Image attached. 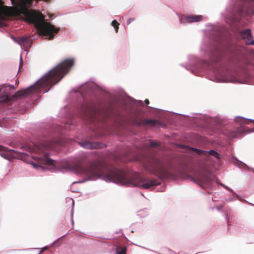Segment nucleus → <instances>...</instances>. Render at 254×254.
<instances>
[{
	"label": "nucleus",
	"instance_id": "1",
	"mask_svg": "<svg viewBox=\"0 0 254 254\" xmlns=\"http://www.w3.org/2000/svg\"><path fill=\"white\" fill-rule=\"evenodd\" d=\"M66 168L90 179L103 176L106 181L122 185H132L144 189L159 184L156 179L147 180L144 177L136 172L129 173L114 167L104 171L102 163L98 160L92 162L86 167L79 163L68 164L66 165Z\"/></svg>",
	"mask_w": 254,
	"mask_h": 254
},
{
	"label": "nucleus",
	"instance_id": "2",
	"mask_svg": "<svg viewBox=\"0 0 254 254\" xmlns=\"http://www.w3.org/2000/svg\"><path fill=\"white\" fill-rule=\"evenodd\" d=\"M74 64L72 59H66L58 64L44 75L35 85L21 91H18L11 95L10 91L14 89L13 85L3 86L0 87V102H4L10 99H18L26 97L40 88L49 90L50 88L59 82L69 71Z\"/></svg>",
	"mask_w": 254,
	"mask_h": 254
},
{
	"label": "nucleus",
	"instance_id": "3",
	"mask_svg": "<svg viewBox=\"0 0 254 254\" xmlns=\"http://www.w3.org/2000/svg\"><path fill=\"white\" fill-rule=\"evenodd\" d=\"M146 169L160 179H173L175 177V168L170 163L151 156L145 164Z\"/></svg>",
	"mask_w": 254,
	"mask_h": 254
},
{
	"label": "nucleus",
	"instance_id": "4",
	"mask_svg": "<svg viewBox=\"0 0 254 254\" xmlns=\"http://www.w3.org/2000/svg\"><path fill=\"white\" fill-rule=\"evenodd\" d=\"M234 5L228 16L232 22H239L245 15L254 14V1L249 0H233Z\"/></svg>",
	"mask_w": 254,
	"mask_h": 254
},
{
	"label": "nucleus",
	"instance_id": "5",
	"mask_svg": "<svg viewBox=\"0 0 254 254\" xmlns=\"http://www.w3.org/2000/svg\"><path fill=\"white\" fill-rule=\"evenodd\" d=\"M84 118L89 121L90 123L105 122L110 118V114L108 111L104 109L87 105L83 107Z\"/></svg>",
	"mask_w": 254,
	"mask_h": 254
},
{
	"label": "nucleus",
	"instance_id": "6",
	"mask_svg": "<svg viewBox=\"0 0 254 254\" xmlns=\"http://www.w3.org/2000/svg\"><path fill=\"white\" fill-rule=\"evenodd\" d=\"M60 143L59 140H48L41 142L38 146L39 151L43 153L40 158V163L49 165L54 164V161L48 157L49 153L46 152L48 150H55Z\"/></svg>",
	"mask_w": 254,
	"mask_h": 254
},
{
	"label": "nucleus",
	"instance_id": "7",
	"mask_svg": "<svg viewBox=\"0 0 254 254\" xmlns=\"http://www.w3.org/2000/svg\"><path fill=\"white\" fill-rule=\"evenodd\" d=\"M0 154L5 158H19L22 157V154L20 152L13 149H9L5 147L0 145Z\"/></svg>",
	"mask_w": 254,
	"mask_h": 254
},
{
	"label": "nucleus",
	"instance_id": "8",
	"mask_svg": "<svg viewBox=\"0 0 254 254\" xmlns=\"http://www.w3.org/2000/svg\"><path fill=\"white\" fill-rule=\"evenodd\" d=\"M189 150H190V152L194 153L198 155H203L205 156H207L208 154H209L214 156L217 159L220 158V155L218 152L213 150H211L209 151H206L194 148H190Z\"/></svg>",
	"mask_w": 254,
	"mask_h": 254
},
{
	"label": "nucleus",
	"instance_id": "9",
	"mask_svg": "<svg viewBox=\"0 0 254 254\" xmlns=\"http://www.w3.org/2000/svg\"><path fill=\"white\" fill-rule=\"evenodd\" d=\"M248 129L243 126H241L240 127L236 128L233 130H230L227 132V136L230 139H232L235 137H237L240 134L245 133L247 131Z\"/></svg>",
	"mask_w": 254,
	"mask_h": 254
},
{
	"label": "nucleus",
	"instance_id": "10",
	"mask_svg": "<svg viewBox=\"0 0 254 254\" xmlns=\"http://www.w3.org/2000/svg\"><path fill=\"white\" fill-rule=\"evenodd\" d=\"M202 19V16L191 15L189 16H183L181 20L184 23L196 22L201 21Z\"/></svg>",
	"mask_w": 254,
	"mask_h": 254
},
{
	"label": "nucleus",
	"instance_id": "11",
	"mask_svg": "<svg viewBox=\"0 0 254 254\" xmlns=\"http://www.w3.org/2000/svg\"><path fill=\"white\" fill-rule=\"evenodd\" d=\"M193 181L199 185L201 186L203 184H208L210 182V179L208 176L205 174H200L193 178Z\"/></svg>",
	"mask_w": 254,
	"mask_h": 254
},
{
	"label": "nucleus",
	"instance_id": "12",
	"mask_svg": "<svg viewBox=\"0 0 254 254\" xmlns=\"http://www.w3.org/2000/svg\"><path fill=\"white\" fill-rule=\"evenodd\" d=\"M80 145L86 149H97L101 148V145L98 142H91L85 141L80 143Z\"/></svg>",
	"mask_w": 254,
	"mask_h": 254
},
{
	"label": "nucleus",
	"instance_id": "13",
	"mask_svg": "<svg viewBox=\"0 0 254 254\" xmlns=\"http://www.w3.org/2000/svg\"><path fill=\"white\" fill-rule=\"evenodd\" d=\"M158 123V121L152 119H143L139 123L140 125H149L154 126L156 124Z\"/></svg>",
	"mask_w": 254,
	"mask_h": 254
},
{
	"label": "nucleus",
	"instance_id": "14",
	"mask_svg": "<svg viewBox=\"0 0 254 254\" xmlns=\"http://www.w3.org/2000/svg\"><path fill=\"white\" fill-rule=\"evenodd\" d=\"M251 31L250 29H247L245 30L242 31L240 33V36L244 40L248 37H250L251 35Z\"/></svg>",
	"mask_w": 254,
	"mask_h": 254
},
{
	"label": "nucleus",
	"instance_id": "15",
	"mask_svg": "<svg viewBox=\"0 0 254 254\" xmlns=\"http://www.w3.org/2000/svg\"><path fill=\"white\" fill-rule=\"evenodd\" d=\"M236 122L239 123L240 124H249L251 123L254 122V121L242 117H238L236 119Z\"/></svg>",
	"mask_w": 254,
	"mask_h": 254
},
{
	"label": "nucleus",
	"instance_id": "16",
	"mask_svg": "<svg viewBox=\"0 0 254 254\" xmlns=\"http://www.w3.org/2000/svg\"><path fill=\"white\" fill-rule=\"evenodd\" d=\"M116 254H127V247L117 246L116 248Z\"/></svg>",
	"mask_w": 254,
	"mask_h": 254
},
{
	"label": "nucleus",
	"instance_id": "17",
	"mask_svg": "<svg viewBox=\"0 0 254 254\" xmlns=\"http://www.w3.org/2000/svg\"><path fill=\"white\" fill-rule=\"evenodd\" d=\"M29 41V38L28 37H22L19 38V40L17 42L19 44H23V45H26L28 44Z\"/></svg>",
	"mask_w": 254,
	"mask_h": 254
},
{
	"label": "nucleus",
	"instance_id": "18",
	"mask_svg": "<svg viewBox=\"0 0 254 254\" xmlns=\"http://www.w3.org/2000/svg\"><path fill=\"white\" fill-rule=\"evenodd\" d=\"M245 42L246 45H254V40L253 38L252 35L250 36V37H248L245 40Z\"/></svg>",
	"mask_w": 254,
	"mask_h": 254
},
{
	"label": "nucleus",
	"instance_id": "19",
	"mask_svg": "<svg viewBox=\"0 0 254 254\" xmlns=\"http://www.w3.org/2000/svg\"><path fill=\"white\" fill-rule=\"evenodd\" d=\"M119 25L120 24L116 20H114L112 22V25L114 27L116 33L118 32Z\"/></svg>",
	"mask_w": 254,
	"mask_h": 254
},
{
	"label": "nucleus",
	"instance_id": "20",
	"mask_svg": "<svg viewBox=\"0 0 254 254\" xmlns=\"http://www.w3.org/2000/svg\"><path fill=\"white\" fill-rule=\"evenodd\" d=\"M158 145L157 142L150 140V146L151 147H154Z\"/></svg>",
	"mask_w": 254,
	"mask_h": 254
},
{
	"label": "nucleus",
	"instance_id": "21",
	"mask_svg": "<svg viewBox=\"0 0 254 254\" xmlns=\"http://www.w3.org/2000/svg\"><path fill=\"white\" fill-rule=\"evenodd\" d=\"M135 20L134 18H130L127 20V24L129 25L131 22Z\"/></svg>",
	"mask_w": 254,
	"mask_h": 254
},
{
	"label": "nucleus",
	"instance_id": "22",
	"mask_svg": "<svg viewBox=\"0 0 254 254\" xmlns=\"http://www.w3.org/2000/svg\"><path fill=\"white\" fill-rule=\"evenodd\" d=\"M22 64H23L22 58L21 56L20 57V60L19 68H21V67L22 66Z\"/></svg>",
	"mask_w": 254,
	"mask_h": 254
},
{
	"label": "nucleus",
	"instance_id": "23",
	"mask_svg": "<svg viewBox=\"0 0 254 254\" xmlns=\"http://www.w3.org/2000/svg\"><path fill=\"white\" fill-rule=\"evenodd\" d=\"M144 102L146 105H148L149 104V101L148 99H145Z\"/></svg>",
	"mask_w": 254,
	"mask_h": 254
},
{
	"label": "nucleus",
	"instance_id": "24",
	"mask_svg": "<svg viewBox=\"0 0 254 254\" xmlns=\"http://www.w3.org/2000/svg\"><path fill=\"white\" fill-rule=\"evenodd\" d=\"M48 249V247H45L43 249V250L41 251V253H42V252H43L44 251Z\"/></svg>",
	"mask_w": 254,
	"mask_h": 254
},
{
	"label": "nucleus",
	"instance_id": "25",
	"mask_svg": "<svg viewBox=\"0 0 254 254\" xmlns=\"http://www.w3.org/2000/svg\"><path fill=\"white\" fill-rule=\"evenodd\" d=\"M117 159H118V160H121V161H125L124 159H123L121 158H120V157H118Z\"/></svg>",
	"mask_w": 254,
	"mask_h": 254
}]
</instances>
